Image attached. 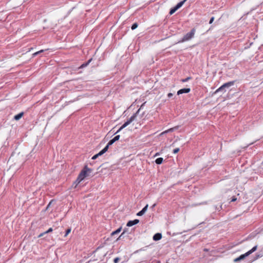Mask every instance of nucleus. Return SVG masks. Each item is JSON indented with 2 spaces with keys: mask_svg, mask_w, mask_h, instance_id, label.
Masks as SVG:
<instances>
[{
  "mask_svg": "<svg viewBox=\"0 0 263 263\" xmlns=\"http://www.w3.org/2000/svg\"><path fill=\"white\" fill-rule=\"evenodd\" d=\"M120 260V258L119 257H116L114 259V262L115 263H118L119 262V261Z\"/></svg>",
  "mask_w": 263,
  "mask_h": 263,
  "instance_id": "obj_28",
  "label": "nucleus"
},
{
  "mask_svg": "<svg viewBox=\"0 0 263 263\" xmlns=\"http://www.w3.org/2000/svg\"><path fill=\"white\" fill-rule=\"evenodd\" d=\"M214 20V17L213 16L211 18L210 22H209V24H212Z\"/></svg>",
  "mask_w": 263,
  "mask_h": 263,
  "instance_id": "obj_32",
  "label": "nucleus"
},
{
  "mask_svg": "<svg viewBox=\"0 0 263 263\" xmlns=\"http://www.w3.org/2000/svg\"><path fill=\"white\" fill-rule=\"evenodd\" d=\"M236 200H237V198H236L235 197H233L231 201L234 202V201H236Z\"/></svg>",
  "mask_w": 263,
  "mask_h": 263,
  "instance_id": "obj_34",
  "label": "nucleus"
},
{
  "mask_svg": "<svg viewBox=\"0 0 263 263\" xmlns=\"http://www.w3.org/2000/svg\"><path fill=\"white\" fill-rule=\"evenodd\" d=\"M234 84V81H230L223 84L219 88H218L215 92V93H218L220 91H226V88H228L230 87L233 86Z\"/></svg>",
  "mask_w": 263,
  "mask_h": 263,
  "instance_id": "obj_4",
  "label": "nucleus"
},
{
  "mask_svg": "<svg viewBox=\"0 0 263 263\" xmlns=\"http://www.w3.org/2000/svg\"><path fill=\"white\" fill-rule=\"evenodd\" d=\"M179 150L180 149H179V148H175V149H174L173 150V153L174 154H176V153H177L179 151Z\"/></svg>",
  "mask_w": 263,
  "mask_h": 263,
  "instance_id": "obj_27",
  "label": "nucleus"
},
{
  "mask_svg": "<svg viewBox=\"0 0 263 263\" xmlns=\"http://www.w3.org/2000/svg\"><path fill=\"white\" fill-rule=\"evenodd\" d=\"M177 127H174V128H171L170 129H169L168 130L166 131L165 132L166 133H167L168 132H173L174 130L175 129H177Z\"/></svg>",
  "mask_w": 263,
  "mask_h": 263,
  "instance_id": "obj_25",
  "label": "nucleus"
},
{
  "mask_svg": "<svg viewBox=\"0 0 263 263\" xmlns=\"http://www.w3.org/2000/svg\"><path fill=\"white\" fill-rule=\"evenodd\" d=\"M257 246H255L254 247H253L250 250H249V251L246 252L247 255L249 256L250 254H251L252 253H253L257 250Z\"/></svg>",
  "mask_w": 263,
  "mask_h": 263,
  "instance_id": "obj_11",
  "label": "nucleus"
},
{
  "mask_svg": "<svg viewBox=\"0 0 263 263\" xmlns=\"http://www.w3.org/2000/svg\"><path fill=\"white\" fill-rule=\"evenodd\" d=\"M45 234V233H44H44H41V234H40L39 235V237H41L43 236Z\"/></svg>",
  "mask_w": 263,
  "mask_h": 263,
  "instance_id": "obj_37",
  "label": "nucleus"
},
{
  "mask_svg": "<svg viewBox=\"0 0 263 263\" xmlns=\"http://www.w3.org/2000/svg\"><path fill=\"white\" fill-rule=\"evenodd\" d=\"M190 79H191V77H187V78H185V79H182V80H181V81L182 82H186L188 81H189V80H190Z\"/></svg>",
  "mask_w": 263,
  "mask_h": 263,
  "instance_id": "obj_23",
  "label": "nucleus"
},
{
  "mask_svg": "<svg viewBox=\"0 0 263 263\" xmlns=\"http://www.w3.org/2000/svg\"><path fill=\"white\" fill-rule=\"evenodd\" d=\"M121 229H122V228H121V227H120V228H118V229L117 230H116V231H115L112 232L111 233V235L112 236H113V235H115V234H117L121 232Z\"/></svg>",
  "mask_w": 263,
  "mask_h": 263,
  "instance_id": "obj_16",
  "label": "nucleus"
},
{
  "mask_svg": "<svg viewBox=\"0 0 263 263\" xmlns=\"http://www.w3.org/2000/svg\"><path fill=\"white\" fill-rule=\"evenodd\" d=\"M162 238V235L161 233H156L153 236V239L155 241L159 240Z\"/></svg>",
  "mask_w": 263,
  "mask_h": 263,
  "instance_id": "obj_10",
  "label": "nucleus"
},
{
  "mask_svg": "<svg viewBox=\"0 0 263 263\" xmlns=\"http://www.w3.org/2000/svg\"><path fill=\"white\" fill-rule=\"evenodd\" d=\"M44 51L43 50H41L40 51H37V52H35L34 54H33V55L35 56L36 55H37L38 54H39L40 53H41V52H43Z\"/></svg>",
  "mask_w": 263,
  "mask_h": 263,
  "instance_id": "obj_26",
  "label": "nucleus"
},
{
  "mask_svg": "<svg viewBox=\"0 0 263 263\" xmlns=\"http://www.w3.org/2000/svg\"><path fill=\"white\" fill-rule=\"evenodd\" d=\"M262 256H263L262 254H256V256H255V257L254 258V260H256V259L261 257Z\"/></svg>",
  "mask_w": 263,
  "mask_h": 263,
  "instance_id": "obj_21",
  "label": "nucleus"
},
{
  "mask_svg": "<svg viewBox=\"0 0 263 263\" xmlns=\"http://www.w3.org/2000/svg\"><path fill=\"white\" fill-rule=\"evenodd\" d=\"M216 209L219 211L222 209V205H220L219 208L216 207Z\"/></svg>",
  "mask_w": 263,
  "mask_h": 263,
  "instance_id": "obj_36",
  "label": "nucleus"
},
{
  "mask_svg": "<svg viewBox=\"0 0 263 263\" xmlns=\"http://www.w3.org/2000/svg\"><path fill=\"white\" fill-rule=\"evenodd\" d=\"M139 220L138 219H135L134 220H129L126 224L127 227H132L138 223Z\"/></svg>",
  "mask_w": 263,
  "mask_h": 263,
  "instance_id": "obj_6",
  "label": "nucleus"
},
{
  "mask_svg": "<svg viewBox=\"0 0 263 263\" xmlns=\"http://www.w3.org/2000/svg\"><path fill=\"white\" fill-rule=\"evenodd\" d=\"M145 104V102L143 103L141 106H140V108L137 111V112L134 114L129 119L127 120L120 128L117 131L116 134L120 132L122 129H123L124 128L126 127L127 125H128L129 124H130L133 121H135L137 115L139 114L140 110L143 108V106H144V104Z\"/></svg>",
  "mask_w": 263,
  "mask_h": 263,
  "instance_id": "obj_1",
  "label": "nucleus"
},
{
  "mask_svg": "<svg viewBox=\"0 0 263 263\" xmlns=\"http://www.w3.org/2000/svg\"><path fill=\"white\" fill-rule=\"evenodd\" d=\"M191 89L189 88H184L179 90L177 91V95H180L184 93H188L190 91Z\"/></svg>",
  "mask_w": 263,
  "mask_h": 263,
  "instance_id": "obj_5",
  "label": "nucleus"
},
{
  "mask_svg": "<svg viewBox=\"0 0 263 263\" xmlns=\"http://www.w3.org/2000/svg\"><path fill=\"white\" fill-rule=\"evenodd\" d=\"M178 9L177 8H176V7H174L172 9H171L170 11V14L172 15L174 13H175Z\"/></svg>",
  "mask_w": 263,
  "mask_h": 263,
  "instance_id": "obj_17",
  "label": "nucleus"
},
{
  "mask_svg": "<svg viewBox=\"0 0 263 263\" xmlns=\"http://www.w3.org/2000/svg\"><path fill=\"white\" fill-rule=\"evenodd\" d=\"M50 203H51V202H50V203H49V204H48V206H47V207H48V206L50 205Z\"/></svg>",
  "mask_w": 263,
  "mask_h": 263,
  "instance_id": "obj_41",
  "label": "nucleus"
},
{
  "mask_svg": "<svg viewBox=\"0 0 263 263\" xmlns=\"http://www.w3.org/2000/svg\"><path fill=\"white\" fill-rule=\"evenodd\" d=\"M23 115H24V112H21L19 113L18 114L15 115L14 117V119L15 120H19L23 117Z\"/></svg>",
  "mask_w": 263,
  "mask_h": 263,
  "instance_id": "obj_12",
  "label": "nucleus"
},
{
  "mask_svg": "<svg viewBox=\"0 0 263 263\" xmlns=\"http://www.w3.org/2000/svg\"><path fill=\"white\" fill-rule=\"evenodd\" d=\"M92 60L91 59H89L87 62L82 64L80 67V68H83L84 67H86L89 63L90 62H91V61Z\"/></svg>",
  "mask_w": 263,
  "mask_h": 263,
  "instance_id": "obj_14",
  "label": "nucleus"
},
{
  "mask_svg": "<svg viewBox=\"0 0 263 263\" xmlns=\"http://www.w3.org/2000/svg\"><path fill=\"white\" fill-rule=\"evenodd\" d=\"M163 160V158L160 157V158H158L156 159L155 162L157 164H161L162 163Z\"/></svg>",
  "mask_w": 263,
  "mask_h": 263,
  "instance_id": "obj_15",
  "label": "nucleus"
},
{
  "mask_svg": "<svg viewBox=\"0 0 263 263\" xmlns=\"http://www.w3.org/2000/svg\"><path fill=\"white\" fill-rule=\"evenodd\" d=\"M98 157H99V155L96 154V155H94V156L92 157V159L95 160V159H97Z\"/></svg>",
  "mask_w": 263,
  "mask_h": 263,
  "instance_id": "obj_33",
  "label": "nucleus"
},
{
  "mask_svg": "<svg viewBox=\"0 0 263 263\" xmlns=\"http://www.w3.org/2000/svg\"><path fill=\"white\" fill-rule=\"evenodd\" d=\"M92 170L90 168H89L86 165L85 166L84 168L81 171L80 173L76 182H77V184L79 183L81 181L84 180V179L86 177L88 174L91 173Z\"/></svg>",
  "mask_w": 263,
  "mask_h": 263,
  "instance_id": "obj_2",
  "label": "nucleus"
},
{
  "mask_svg": "<svg viewBox=\"0 0 263 263\" xmlns=\"http://www.w3.org/2000/svg\"><path fill=\"white\" fill-rule=\"evenodd\" d=\"M173 96V94L172 93H168L167 94V97H168V98H171V97H172Z\"/></svg>",
  "mask_w": 263,
  "mask_h": 263,
  "instance_id": "obj_35",
  "label": "nucleus"
},
{
  "mask_svg": "<svg viewBox=\"0 0 263 263\" xmlns=\"http://www.w3.org/2000/svg\"><path fill=\"white\" fill-rule=\"evenodd\" d=\"M105 153L103 152V150H101L99 153H98L97 154L99 155V156H101L103 154H104Z\"/></svg>",
  "mask_w": 263,
  "mask_h": 263,
  "instance_id": "obj_31",
  "label": "nucleus"
},
{
  "mask_svg": "<svg viewBox=\"0 0 263 263\" xmlns=\"http://www.w3.org/2000/svg\"><path fill=\"white\" fill-rule=\"evenodd\" d=\"M148 204H146L143 209L142 210H141L140 211H139L137 214V215L138 216H142L145 212L146 211H147V208H148Z\"/></svg>",
  "mask_w": 263,
  "mask_h": 263,
  "instance_id": "obj_7",
  "label": "nucleus"
},
{
  "mask_svg": "<svg viewBox=\"0 0 263 263\" xmlns=\"http://www.w3.org/2000/svg\"><path fill=\"white\" fill-rule=\"evenodd\" d=\"M158 155H159V153H156V154H155V156H158Z\"/></svg>",
  "mask_w": 263,
  "mask_h": 263,
  "instance_id": "obj_40",
  "label": "nucleus"
},
{
  "mask_svg": "<svg viewBox=\"0 0 263 263\" xmlns=\"http://www.w3.org/2000/svg\"><path fill=\"white\" fill-rule=\"evenodd\" d=\"M105 153L103 152V150H101L99 153H98L97 154L99 155V156H101L103 154H104Z\"/></svg>",
  "mask_w": 263,
  "mask_h": 263,
  "instance_id": "obj_29",
  "label": "nucleus"
},
{
  "mask_svg": "<svg viewBox=\"0 0 263 263\" xmlns=\"http://www.w3.org/2000/svg\"><path fill=\"white\" fill-rule=\"evenodd\" d=\"M195 32L196 29L195 28H193L190 32L187 33L185 35H184L182 40L179 41V43L184 42L190 40L194 37Z\"/></svg>",
  "mask_w": 263,
  "mask_h": 263,
  "instance_id": "obj_3",
  "label": "nucleus"
},
{
  "mask_svg": "<svg viewBox=\"0 0 263 263\" xmlns=\"http://www.w3.org/2000/svg\"><path fill=\"white\" fill-rule=\"evenodd\" d=\"M110 145H109V143H108L106 146L102 149L104 153L107 151L108 147Z\"/></svg>",
  "mask_w": 263,
  "mask_h": 263,
  "instance_id": "obj_19",
  "label": "nucleus"
},
{
  "mask_svg": "<svg viewBox=\"0 0 263 263\" xmlns=\"http://www.w3.org/2000/svg\"><path fill=\"white\" fill-rule=\"evenodd\" d=\"M120 137V135L116 136L113 139H112L108 142L109 145H112L114 142L118 141Z\"/></svg>",
  "mask_w": 263,
  "mask_h": 263,
  "instance_id": "obj_9",
  "label": "nucleus"
},
{
  "mask_svg": "<svg viewBox=\"0 0 263 263\" xmlns=\"http://www.w3.org/2000/svg\"><path fill=\"white\" fill-rule=\"evenodd\" d=\"M105 153L103 152V150H101L99 153H98L97 154L99 155V156H101L103 154H104Z\"/></svg>",
  "mask_w": 263,
  "mask_h": 263,
  "instance_id": "obj_30",
  "label": "nucleus"
},
{
  "mask_svg": "<svg viewBox=\"0 0 263 263\" xmlns=\"http://www.w3.org/2000/svg\"><path fill=\"white\" fill-rule=\"evenodd\" d=\"M187 0H183L180 2H179V3H178L175 7L176 8H177V9H179L180 8H181L182 5L184 4V3Z\"/></svg>",
  "mask_w": 263,
  "mask_h": 263,
  "instance_id": "obj_13",
  "label": "nucleus"
},
{
  "mask_svg": "<svg viewBox=\"0 0 263 263\" xmlns=\"http://www.w3.org/2000/svg\"><path fill=\"white\" fill-rule=\"evenodd\" d=\"M125 233V230H124V231L122 232V233L120 236L119 238H120L122 235H123Z\"/></svg>",
  "mask_w": 263,
  "mask_h": 263,
  "instance_id": "obj_38",
  "label": "nucleus"
},
{
  "mask_svg": "<svg viewBox=\"0 0 263 263\" xmlns=\"http://www.w3.org/2000/svg\"><path fill=\"white\" fill-rule=\"evenodd\" d=\"M110 145H109V143H108L106 146L102 149L104 153L107 151L108 147Z\"/></svg>",
  "mask_w": 263,
  "mask_h": 263,
  "instance_id": "obj_20",
  "label": "nucleus"
},
{
  "mask_svg": "<svg viewBox=\"0 0 263 263\" xmlns=\"http://www.w3.org/2000/svg\"><path fill=\"white\" fill-rule=\"evenodd\" d=\"M71 232V229L69 228L66 231L65 234L64 235L65 237H66Z\"/></svg>",
  "mask_w": 263,
  "mask_h": 263,
  "instance_id": "obj_22",
  "label": "nucleus"
},
{
  "mask_svg": "<svg viewBox=\"0 0 263 263\" xmlns=\"http://www.w3.org/2000/svg\"><path fill=\"white\" fill-rule=\"evenodd\" d=\"M137 27H138V24H137V23H135L132 25L131 29L132 30H134V29H136Z\"/></svg>",
  "mask_w": 263,
  "mask_h": 263,
  "instance_id": "obj_18",
  "label": "nucleus"
},
{
  "mask_svg": "<svg viewBox=\"0 0 263 263\" xmlns=\"http://www.w3.org/2000/svg\"><path fill=\"white\" fill-rule=\"evenodd\" d=\"M248 256V255H247V253L243 254H242L240 256H239L237 258H236L234 260V262H237V261H240L242 259H243L244 258H245L246 257Z\"/></svg>",
  "mask_w": 263,
  "mask_h": 263,
  "instance_id": "obj_8",
  "label": "nucleus"
},
{
  "mask_svg": "<svg viewBox=\"0 0 263 263\" xmlns=\"http://www.w3.org/2000/svg\"><path fill=\"white\" fill-rule=\"evenodd\" d=\"M53 231V229L52 228H49L47 231H46V232H44V233H46V234H47V233H49L50 232H52Z\"/></svg>",
  "mask_w": 263,
  "mask_h": 263,
  "instance_id": "obj_24",
  "label": "nucleus"
},
{
  "mask_svg": "<svg viewBox=\"0 0 263 263\" xmlns=\"http://www.w3.org/2000/svg\"><path fill=\"white\" fill-rule=\"evenodd\" d=\"M156 203L154 204L151 206V208H152V209H154V208L155 207V206H156Z\"/></svg>",
  "mask_w": 263,
  "mask_h": 263,
  "instance_id": "obj_39",
  "label": "nucleus"
}]
</instances>
